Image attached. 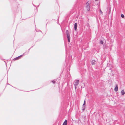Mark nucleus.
Segmentation results:
<instances>
[{"instance_id":"obj_1","label":"nucleus","mask_w":125,"mask_h":125,"mask_svg":"<svg viewBox=\"0 0 125 125\" xmlns=\"http://www.w3.org/2000/svg\"><path fill=\"white\" fill-rule=\"evenodd\" d=\"M86 10L87 11H89L90 10V6L89 3L88 2L86 3L85 6Z\"/></svg>"},{"instance_id":"obj_2","label":"nucleus","mask_w":125,"mask_h":125,"mask_svg":"<svg viewBox=\"0 0 125 125\" xmlns=\"http://www.w3.org/2000/svg\"><path fill=\"white\" fill-rule=\"evenodd\" d=\"M66 33L67 34V37L68 38V41L69 42H70V35L69 33V31L67 30L66 31Z\"/></svg>"},{"instance_id":"obj_3","label":"nucleus","mask_w":125,"mask_h":125,"mask_svg":"<svg viewBox=\"0 0 125 125\" xmlns=\"http://www.w3.org/2000/svg\"><path fill=\"white\" fill-rule=\"evenodd\" d=\"M22 55H20L18 57H17L15 58H14L13 60H18L20 58V57H22Z\"/></svg>"},{"instance_id":"obj_4","label":"nucleus","mask_w":125,"mask_h":125,"mask_svg":"<svg viewBox=\"0 0 125 125\" xmlns=\"http://www.w3.org/2000/svg\"><path fill=\"white\" fill-rule=\"evenodd\" d=\"M79 83V80H77L76 81V82L74 84V85L77 86V85Z\"/></svg>"},{"instance_id":"obj_5","label":"nucleus","mask_w":125,"mask_h":125,"mask_svg":"<svg viewBox=\"0 0 125 125\" xmlns=\"http://www.w3.org/2000/svg\"><path fill=\"white\" fill-rule=\"evenodd\" d=\"M118 85H117L116 84V85L114 89V90H115V91L116 92H117L118 90Z\"/></svg>"},{"instance_id":"obj_6","label":"nucleus","mask_w":125,"mask_h":125,"mask_svg":"<svg viewBox=\"0 0 125 125\" xmlns=\"http://www.w3.org/2000/svg\"><path fill=\"white\" fill-rule=\"evenodd\" d=\"M74 29L75 31H76L77 29V23H76L74 24Z\"/></svg>"},{"instance_id":"obj_7","label":"nucleus","mask_w":125,"mask_h":125,"mask_svg":"<svg viewBox=\"0 0 125 125\" xmlns=\"http://www.w3.org/2000/svg\"><path fill=\"white\" fill-rule=\"evenodd\" d=\"M95 62H96L95 60H93L91 62V64L92 65H94L95 64Z\"/></svg>"},{"instance_id":"obj_8","label":"nucleus","mask_w":125,"mask_h":125,"mask_svg":"<svg viewBox=\"0 0 125 125\" xmlns=\"http://www.w3.org/2000/svg\"><path fill=\"white\" fill-rule=\"evenodd\" d=\"M67 121L66 120H65L63 124V125H67Z\"/></svg>"},{"instance_id":"obj_9","label":"nucleus","mask_w":125,"mask_h":125,"mask_svg":"<svg viewBox=\"0 0 125 125\" xmlns=\"http://www.w3.org/2000/svg\"><path fill=\"white\" fill-rule=\"evenodd\" d=\"M121 93L122 94H125V92L124 90H123L121 92Z\"/></svg>"},{"instance_id":"obj_10","label":"nucleus","mask_w":125,"mask_h":125,"mask_svg":"<svg viewBox=\"0 0 125 125\" xmlns=\"http://www.w3.org/2000/svg\"><path fill=\"white\" fill-rule=\"evenodd\" d=\"M82 84V86H81V88H83L84 87L85 85L84 84V83H83Z\"/></svg>"},{"instance_id":"obj_11","label":"nucleus","mask_w":125,"mask_h":125,"mask_svg":"<svg viewBox=\"0 0 125 125\" xmlns=\"http://www.w3.org/2000/svg\"><path fill=\"white\" fill-rule=\"evenodd\" d=\"M100 11L101 14L102 15H103V12L102 11V10L101 9H100Z\"/></svg>"},{"instance_id":"obj_12","label":"nucleus","mask_w":125,"mask_h":125,"mask_svg":"<svg viewBox=\"0 0 125 125\" xmlns=\"http://www.w3.org/2000/svg\"><path fill=\"white\" fill-rule=\"evenodd\" d=\"M100 43L101 44H103V42L102 41H100Z\"/></svg>"},{"instance_id":"obj_13","label":"nucleus","mask_w":125,"mask_h":125,"mask_svg":"<svg viewBox=\"0 0 125 125\" xmlns=\"http://www.w3.org/2000/svg\"><path fill=\"white\" fill-rule=\"evenodd\" d=\"M121 17L122 18H124V16L123 14H122L121 15Z\"/></svg>"},{"instance_id":"obj_14","label":"nucleus","mask_w":125,"mask_h":125,"mask_svg":"<svg viewBox=\"0 0 125 125\" xmlns=\"http://www.w3.org/2000/svg\"><path fill=\"white\" fill-rule=\"evenodd\" d=\"M85 104V100L84 101V103L83 105H84Z\"/></svg>"},{"instance_id":"obj_15","label":"nucleus","mask_w":125,"mask_h":125,"mask_svg":"<svg viewBox=\"0 0 125 125\" xmlns=\"http://www.w3.org/2000/svg\"><path fill=\"white\" fill-rule=\"evenodd\" d=\"M52 83H55V81H52Z\"/></svg>"},{"instance_id":"obj_16","label":"nucleus","mask_w":125,"mask_h":125,"mask_svg":"<svg viewBox=\"0 0 125 125\" xmlns=\"http://www.w3.org/2000/svg\"><path fill=\"white\" fill-rule=\"evenodd\" d=\"M110 12V11H109V12Z\"/></svg>"},{"instance_id":"obj_17","label":"nucleus","mask_w":125,"mask_h":125,"mask_svg":"<svg viewBox=\"0 0 125 125\" xmlns=\"http://www.w3.org/2000/svg\"><path fill=\"white\" fill-rule=\"evenodd\" d=\"M76 88V87L75 86V88Z\"/></svg>"}]
</instances>
